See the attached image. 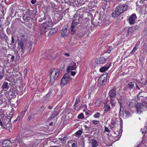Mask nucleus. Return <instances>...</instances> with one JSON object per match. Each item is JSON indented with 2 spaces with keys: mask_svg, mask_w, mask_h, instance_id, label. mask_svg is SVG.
I'll return each instance as SVG.
<instances>
[{
  "mask_svg": "<svg viewBox=\"0 0 147 147\" xmlns=\"http://www.w3.org/2000/svg\"><path fill=\"white\" fill-rule=\"evenodd\" d=\"M137 101L134 99L130 100L127 102V105L129 108L136 107Z\"/></svg>",
  "mask_w": 147,
  "mask_h": 147,
  "instance_id": "nucleus-9",
  "label": "nucleus"
},
{
  "mask_svg": "<svg viewBox=\"0 0 147 147\" xmlns=\"http://www.w3.org/2000/svg\"><path fill=\"white\" fill-rule=\"evenodd\" d=\"M100 115V113L98 112H97L94 115V116L95 118H98L99 117Z\"/></svg>",
  "mask_w": 147,
  "mask_h": 147,
  "instance_id": "nucleus-41",
  "label": "nucleus"
},
{
  "mask_svg": "<svg viewBox=\"0 0 147 147\" xmlns=\"http://www.w3.org/2000/svg\"><path fill=\"white\" fill-rule=\"evenodd\" d=\"M107 77L106 74L101 75L98 78V82L103 86L106 82Z\"/></svg>",
  "mask_w": 147,
  "mask_h": 147,
  "instance_id": "nucleus-5",
  "label": "nucleus"
},
{
  "mask_svg": "<svg viewBox=\"0 0 147 147\" xmlns=\"http://www.w3.org/2000/svg\"><path fill=\"white\" fill-rule=\"evenodd\" d=\"M119 97H117L116 99L117 100H118V103H119V104L120 107V109L121 110V105L122 103V102L121 101L122 97L120 95H119Z\"/></svg>",
  "mask_w": 147,
  "mask_h": 147,
  "instance_id": "nucleus-27",
  "label": "nucleus"
},
{
  "mask_svg": "<svg viewBox=\"0 0 147 147\" xmlns=\"http://www.w3.org/2000/svg\"><path fill=\"white\" fill-rule=\"evenodd\" d=\"M31 116L30 115L28 116L27 120L28 121H30L31 119Z\"/></svg>",
  "mask_w": 147,
  "mask_h": 147,
  "instance_id": "nucleus-61",
  "label": "nucleus"
},
{
  "mask_svg": "<svg viewBox=\"0 0 147 147\" xmlns=\"http://www.w3.org/2000/svg\"><path fill=\"white\" fill-rule=\"evenodd\" d=\"M143 105V107H144L146 108H147V102L146 101H143L142 102V104Z\"/></svg>",
  "mask_w": 147,
  "mask_h": 147,
  "instance_id": "nucleus-44",
  "label": "nucleus"
},
{
  "mask_svg": "<svg viewBox=\"0 0 147 147\" xmlns=\"http://www.w3.org/2000/svg\"><path fill=\"white\" fill-rule=\"evenodd\" d=\"M80 101V99L79 97H77L76 98V102L75 103V104L74 105H75L77 104H78Z\"/></svg>",
  "mask_w": 147,
  "mask_h": 147,
  "instance_id": "nucleus-43",
  "label": "nucleus"
},
{
  "mask_svg": "<svg viewBox=\"0 0 147 147\" xmlns=\"http://www.w3.org/2000/svg\"><path fill=\"white\" fill-rule=\"evenodd\" d=\"M101 17L100 16V18H98V20H96V21L95 23L96 24L101 25V24L102 22V21H101Z\"/></svg>",
  "mask_w": 147,
  "mask_h": 147,
  "instance_id": "nucleus-32",
  "label": "nucleus"
},
{
  "mask_svg": "<svg viewBox=\"0 0 147 147\" xmlns=\"http://www.w3.org/2000/svg\"><path fill=\"white\" fill-rule=\"evenodd\" d=\"M137 98L138 100H140V99L142 100L144 98V97H143V96H140L139 94H138L137 95Z\"/></svg>",
  "mask_w": 147,
  "mask_h": 147,
  "instance_id": "nucleus-48",
  "label": "nucleus"
},
{
  "mask_svg": "<svg viewBox=\"0 0 147 147\" xmlns=\"http://www.w3.org/2000/svg\"><path fill=\"white\" fill-rule=\"evenodd\" d=\"M109 24V22L107 18V19L105 20V21L103 22V25L104 26H108Z\"/></svg>",
  "mask_w": 147,
  "mask_h": 147,
  "instance_id": "nucleus-38",
  "label": "nucleus"
},
{
  "mask_svg": "<svg viewBox=\"0 0 147 147\" xmlns=\"http://www.w3.org/2000/svg\"><path fill=\"white\" fill-rule=\"evenodd\" d=\"M58 114L57 110L55 109L53 113H52L51 116L48 119L49 120H51V119L55 117Z\"/></svg>",
  "mask_w": 147,
  "mask_h": 147,
  "instance_id": "nucleus-17",
  "label": "nucleus"
},
{
  "mask_svg": "<svg viewBox=\"0 0 147 147\" xmlns=\"http://www.w3.org/2000/svg\"><path fill=\"white\" fill-rule=\"evenodd\" d=\"M137 49L138 47L135 46L133 50L131 51V53H134L135 52V51L137 50Z\"/></svg>",
  "mask_w": 147,
  "mask_h": 147,
  "instance_id": "nucleus-46",
  "label": "nucleus"
},
{
  "mask_svg": "<svg viewBox=\"0 0 147 147\" xmlns=\"http://www.w3.org/2000/svg\"><path fill=\"white\" fill-rule=\"evenodd\" d=\"M105 131H107V132H109V130L108 128L107 127H105Z\"/></svg>",
  "mask_w": 147,
  "mask_h": 147,
  "instance_id": "nucleus-54",
  "label": "nucleus"
},
{
  "mask_svg": "<svg viewBox=\"0 0 147 147\" xmlns=\"http://www.w3.org/2000/svg\"><path fill=\"white\" fill-rule=\"evenodd\" d=\"M141 131L142 134H145L147 132V127H145L144 126V128H142L141 129Z\"/></svg>",
  "mask_w": 147,
  "mask_h": 147,
  "instance_id": "nucleus-35",
  "label": "nucleus"
},
{
  "mask_svg": "<svg viewBox=\"0 0 147 147\" xmlns=\"http://www.w3.org/2000/svg\"><path fill=\"white\" fill-rule=\"evenodd\" d=\"M138 27L137 26H134L131 27L129 28L127 31V36H128L129 34H131L134 32L137 29Z\"/></svg>",
  "mask_w": 147,
  "mask_h": 147,
  "instance_id": "nucleus-14",
  "label": "nucleus"
},
{
  "mask_svg": "<svg viewBox=\"0 0 147 147\" xmlns=\"http://www.w3.org/2000/svg\"><path fill=\"white\" fill-rule=\"evenodd\" d=\"M55 20H56V21L55 22V23H57L59 22L60 20L62 19V17L61 16L59 15L58 16H57L55 17Z\"/></svg>",
  "mask_w": 147,
  "mask_h": 147,
  "instance_id": "nucleus-30",
  "label": "nucleus"
},
{
  "mask_svg": "<svg viewBox=\"0 0 147 147\" xmlns=\"http://www.w3.org/2000/svg\"><path fill=\"white\" fill-rule=\"evenodd\" d=\"M104 110L105 111H109L110 109V107L109 105L104 104Z\"/></svg>",
  "mask_w": 147,
  "mask_h": 147,
  "instance_id": "nucleus-31",
  "label": "nucleus"
},
{
  "mask_svg": "<svg viewBox=\"0 0 147 147\" xmlns=\"http://www.w3.org/2000/svg\"><path fill=\"white\" fill-rule=\"evenodd\" d=\"M119 127L118 125H114L113 127H112V129L114 135L115 136L118 137L119 138L120 137L122 133L120 132L119 128Z\"/></svg>",
  "mask_w": 147,
  "mask_h": 147,
  "instance_id": "nucleus-4",
  "label": "nucleus"
},
{
  "mask_svg": "<svg viewBox=\"0 0 147 147\" xmlns=\"http://www.w3.org/2000/svg\"><path fill=\"white\" fill-rule=\"evenodd\" d=\"M108 18H107V16H106V15H105V16H102V20H103V21H102V22H105V20H106Z\"/></svg>",
  "mask_w": 147,
  "mask_h": 147,
  "instance_id": "nucleus-47",
  "label": "nucleus"
},
{
  "mask_svg": "<svg viewBox=\"0 0 147 147\" xmlns=\"http://www.w3.org/2000/svg\"><path fill=\"white\" fill-rule=\"evenodd\" d=\"M76 63L75 62H72L70 64L69 66L67 68V71L70 72L72 70H75L77 68Z\"/></svg>",
  "mask_w": 147,
  "mask_h": 147,
  "instance_id": "nucleus-8",
  "label": "nucleus"
},
{
  "mask_svg": "<svg viewBox=\"0 0 147 147\" xmlns=\"http://www.w3.org/2000/svg\"><path fill=\"white\" fill-rule=\"evenodd\" d=\"M92 147H96L98 145L97 140L95 139H93L91 141Z\"/></svg>",
  "mask_w": 147,
  "mask_h": 147,
  "instance_id": "nucleus-18",
  "label": "nucleus"
},
{
  "mask_svg": "<svg viewBox=\"0 0 147 147\" xmlns=\"http://www.w3.org/2000/svg\"><path fill=\"white\" fill-rule=\"evenodd\" d=\"M18 46L20 47L24 51L25 49V48L24 47V42L22 40H19L18 42Z\"/></svg>",
  "mask_w": 147,
  "mask_h": 147,
  "instance_id": "nucleus-22",
  "label": "nucleus"
},
{
  "mask_svg": "<svg viewBox=\"0 0 147 147\" xmlns=\"http://www.w3.org/2000/svg\"><path fill=\"white\" fill-rule=\"evenodd\" d=\"M137 17L135 14L133 13L131 15L128 19V22L130 24H133L135 22Z\"/></svg>",
  "mask_w": 147,
  "mask_h": 147,
  "instance_id": "nucleus-11",
  "label": "nucleus"
},
{
  "mask_svg": "<svg viewBox=\"0 0 147 147\" xmlns=\"http://www.w3.org/2000/svg\"><path fill=\"white\" fill-rule=\"evenodd\" d=\"M52 26V25L49 23V22H47L43 24L42 26L40 27L39 29L40 34H42L45 33L47 31V28Z\"/></svg>",
  "mask_w": 147,
  "mask_h": 147,
  "instance_id": "nucleus-3",
  "label": "nucleus"
},
{
  "mask_svg": "<svg viewBox=\"0 0 147 147\" xmlns=\"http://www.w3.org/2000/svg\"><path fill=\"white\" fill-rule=\"evenodd\" d=\"M76 72L75 71H72L70 72V74L72 76H74L76 74Z\"/></svg>",
  "mask_w": 147,
  "mask_h": 147,
  "instance_id": "nucleus-50",
  "label": "nucleus"
},
{
  "mask_svg": "<svg viewBox=\"0 0 147 147\" xmlns=\"http://www.w3.org/2000/svg\"><path fill=\"white\" fill-rule=\"evenodd\" d=\"M58 30L57 28H54L51 29L48 33V35L50 36L56 33Z\"/></svg>",
  "mask_w": 147,
  "mask_h": 147,
  "instance_id": "nucleus-20",
  "label": "nucleus"
},
{
  "mask_svg": "<svg viewBox=\"0 0 147 147\" xmlns=\"http://www.w3.org/2000/svg\"><path fill=\"white\" fill-rule=\"evenodd\" d=\"M4 69L2 67H0V80L4 76Z\"/></svg>",
  "mask_w": 147,
  "mask_h": 147,
  "instance_id": "nucleus-24",
  "label": "nucleus"
},
{
  "mask_svg": "<svg viewBox=\"0 0 147 147\" xmlns=\"http://www.w3.org/2000/svg\"><path fill=\"white\" fill-rule=\"evenodd\" d=\"M147 82V81H146L145 83H142L140 82H138V83L139 84V85L141 87H144L146 85Z\"/></svg>",
  "mask_w": 147,
  "mask_h": 147,
  "instance_id": "nucleus-34",
  "label": "nucleus"
},
{
  "mask_svg": "<svg viewBox=\"0 0 147 147\" xmlns=\"http://www.w3.org/2000/svg\"><path fill=\"white\" fill-rule=\"evenodd\" d=\"M53 122H51L49 123V125L52 126L53 125Z\"/></svg>",
  "mask_w": 147,
  "mask_h": 147,
  "instance_id": "nucleus-64",
  "label": "nucleus"
},
{
  "mask_svg": "<svg viewBox=\"0 0 147 147\" xmlns=\"http://www.w3.org/2000/svg\"><path fill=\"white\" fill-rule=\"evenodd\" d=\"M45 108V106L44 105H42L40 107V109L42 110H44Z\"/></svg>",
  "mask_w": 147,
  "mask_h": 147,
  "instance_id": "nucleus-57",
  "label": "nucleus"
},
{
  "mask_svg": "<svg viewBox=\"0 0 147 147\" xmlns=\"http://www.w3.org/2000/svg\"><path fill=\"white\" fill-rule=\"evenodd\" d=\"M116 88L111 89L109 92L108 95L110 98H114L115 97L116 94Z\"/></svg>",
  "mask_w": 147,
  "mask_h": 147,
  "instance_id": "nucleus-10",
  "label": "nucleus"
},
{
  "mask_svg": "<svg viewBox=\"0 0 147 147\" xmlns=\"http://www.w3.org/2000/svg\"><path fill=\"white\" fill-rule=\"evenodd\" d=\"M69 31L66 27H64L61 31V36L63 37H65L69 34Z\"/></svg>",
  "mask_w": 147,
  "mask_h": 147,
  "instance_id": "nucleus-7",
  "label": "nucleus"
},
{
  "mask_svg": "<svg viewBox=\"0 0 147 147\" xmlns=\"http://www.w3.org/2000/svg\"><path fill=\"white\" fill-rule=\"evenodd\" d=\"M36 0H32L31 2L32 4H34L36 2Z\"/></svg>",
  "mask_w": 147,
  "mask_h": 147,
  "instance_id": "nucleus-55",
  "label": "nucleus"
},
{
  "mask_svg": "<svg viewBox=\"0 0 147 147\" xmlns=\"http://www.w3.org/2000/svg\"><path fill=\"white\" fill-rule=\"evenodd\" d=\"M128 7V5L125 4H122L118 5L115 11L112 13V14L113 17L115 18L118 16L126 11Z\"/></svg>",
  "mask_w": 147,
  "mask_h": 147,
  "instance_id": "nucleus-1",
  "label": "nucleus"
},
{
  "mask_svg": "<svg viewBox=\"0 0 147 147\" xmlns=\"http://www.w3.org/2000/svg\"><path fill=\"white\" fill-rule=\"evenodd\" d=\"M106 61V59L103 57L97 58L95 60L96 63L97 64H101L104 63Z\"/></svg>",
  "mask_w": 147,
  "mask_h": 147,
  "instance_id": "nucleus-16",
  "label": "nucleus"
},
{
  "mask_svg": "<svg viewBox=\"0 0 147 147\" xmlns=\"http://www.w3.org/2000/svg\"><path fill=\"white\" fill-rule=\"evenodd\" d=\"M15 57L13 55H12L11 58V59L13 61L14 60V59Z\"/></svg>",
  "mask_w": 147,
  "mask_h": 147,
  "instance_id": "nucleus-63",
  "label": "nucleus"
},
{
  "mask_svg": "<svg viewBox=\"0 0 147 147\" xmlns=\"http://www.w3.org/2000/svg\"><path fill=\"white\" fill-rule=\"evenodd\" d=\"M68 139L67 137H64L62 138L61 139L63 140L64 141H66L67 140V139Z\"/></svg>",
  "mask_w": 147,
  "mask_h": 147,
  "instance_id": "nucleus-53",
  "label": "nucleus"
},
{
  "mask_svg": "<svg viewBox=\"0 0 147 147\" xmlns=\"http://www.w3.org/2000/svg\"><path fill=\"white\" fill-rule=\"evenodd\" d=\"M83 133V131L82 130L80 129L77 131L76 134V135L78 136H80L82 135Z\"/></svg>",
  "mask_w": 147,
  "mask_h": 147,
  "instance_id": "nucleus-36",
  "label": "nucleus"
},
{
  "mask_svg": "<svg viewBox=\"0 0 147 147\" xmlns=\"http://www.w3.org/2000/svg\"><path fill=\"white\" fill-rule=\"evenodd\" d=\"M135 83L134 82H130L128 84V87L130 89H132L134 87L135 84Z\"/></svg>",
  "mask_w": 147,
  "mask_h": 147,
  "instance_id": "nucleus-26",
  "label": "nucleus"
},
{
  "mask_svg": "<svg viewBox=\"0 0 147 147\" xmlns=\"http://www.w3.org/2000/svg\"><path fill=\"white\" fill-rule=\"evenodd\" d=\"M11 39H12V41H11V44H10V45H11L12 44H13L15 40L14 39V38L13 37V36L11 37Z\"/></svg>",
  "mask_w": 147,
  "mask_h": 147,
  "instance_id": "nucleus-52",
  "label": "nucleus"
},
{
  "mask_svg": "<svg viewBox=\"0 0 147 147\" xmlns=\"http://www.w3.org/2000/svg\"><path fill=\"white\" fill-rule=\"evenodd\" d=\"M76 144L75 143H73L71 146L73 147H75L76 146Z\"/></svg>",
  "mask_w": 147,
  "mask_h": 147,
  "instance_id": "nucleus-62",
  "label": "nucleus"
},
{
  "mask_svg": "<svg viewBox=\"0 0 147 147\" xmlns=\"http://www.w3.org/2000/svg\"><path fill=\"white\" fill-rule=\"evenodd\" d=\"M2 145L4 147H10L12 146V144L9 140H5L2 142Z\"/></svg>",
  "mask_w": 147,
  "mask_h": 147,
  "instance_id": "nucleus-13",
  "label": "nucleus"
},
{
  "mask_svg": "<svg viewBox=\"0 0 147 147\" xmlns=\"http://www.w3.org/2000/svg\"><path fill=\"white\" fill-rule=\"evenodd\" d=\"M84 118V115L82 113H81L80 114H79L78 116V119H83Z\"/></svg>",
  "mask_w": 147,
  "mask_h": 147,
  "instance_id": "nucleus-39",
  "label": "nucleus"
},
{
  "mask_svg": "<svg viewBox=\"0 0 147 147\" xmlns=\"http://www.w3.org/2000/svg\"><path fill=\"white\" fill-rule=\"evenodd\" d=\"M102 99L101 98H100L98 99L95 102V105L97 107H99L100 106V104L102 103Z\"/></svg>",
  "mask_w": 147,
  "mask_h": 147,
  "instance_id": "nucleus-23",
  "label": "nucleus"
},
{
  "mask_svg": "<svg viewBox=\"0 0 147 147\" xmlns=\"http://www.w3.org/2000/svg\"><path fill=\"white\" fill-rule=\"evenodd\" d=\"M92 123L93 124H97L99 123V121H98L93 120L92 121Z\"/></svg>",
  "mask_w": 147,
  "mask_h": 147,
  "instance_id": "nucleus-45",
  "label": "nucleus"
},
{
  "mask_svg": "<svg viewBox=\"0 0 147 147\" xmlns=\"http://www.w3.org/2000/svg\"><path fill=\"white\" fill-rule=\"evenodd\" d=\"M69 82L63 77L61 79L60 84L61 86H63Z\"/></svg>",
  "mask_w": 147,
  "mask_h": 147,
  "instance_id": "nucleus-19",
  "label": "nucleus"
},
{
  "mask_svg": "<svg viewBox=\"0 0 147 147\" xmlns=\"http://www.w3.org/2000/svg\"><path fill=\"white\" fill-rule=\"evenodd\" d=\"M123 116H126L127 117H129L131 115V114L128 111H124L123 113Z\"/></svg>",
  "mask_w": 147,
  "mask_h": 147,
  "instance_id": "nucleus-33",
  "label": "nucleus"
},
{
  "mask_svg": "<svg viewBox=\"0 0 147 147\" xmlns=\"http://www.w3.org/2000/svg\"><path fill=\"white\" fill-rule=\"evenodd\" d=\"M77 2L79 5H82L84 4L83 0H77Z\"/></svg>",
  "mask_w": 147,
  "mask_h": 147,
  "instance_id": "nucleus-40",
  "label": "nucleus"
},
{
  "mask_svg": "<svg viewBox=\"0 0 147 147\" xmlns=\"http://www.w3.org/2000/svg\"><path fill=\"white\" fill-rule=\"evenodd\" d=\"M64 55L67 57H69L70 56V54L69 53H65Z\"/></svg>",
  "mask_w": 147,
  "mask_h": 147,
  "instance_id": "nucleus-60",
  "label": "nucleus"
},
{
  "mask_svg": "<svg viewBox=\"0 0 147 147\" xmlns=\"http://www.w3.org/2000/svg\"><path fill=\"white\" fill-rule=\"evenodd\" d=\"M60 70L59 69H53L51 71L50 75V84H53L57 78L59 74Z\"/></svg>",
  "mask_w": 147,
  "mask_h": 147,
  "instance_id": "nucleus-2",
  "label": "nucleus"
},
{
  "mask_svg": "<svg viewBox=\"0 0 147 147\" xmlns=\"http://www.w3.org/2000/svg\"><path fill=\"white\" fill-rule=\"evenodd\" d=\"M9 87L8 83L6 82H4L1 88L3 89H8L9 88Z\"/></svg>",
  "mask_w": 147,
  "mask_h": 147,
  "instance_id": "nucleus-25",
  "label": "nucleus"
},
{
  "mask_svg": "<svg viewBox=\"0 0 147 147\" xmlns=\"http://www.w3.org/2000/svg\"><path fill=\"white\" fill-rule=\"evenodd\" d=\"M110 103L112 107H114L116 103V101L114 98H110Z\"/></svg>",
  "mask_w": 147,
  "mask_h": 147,
  "instance_id": "nucleus-21",
  "label": "nucleus"
},
{
  "mask_svg": "<svg viewBox=\"0 0 147 147\" xmlns=\"http://www.w3.org/2000/svg\"><path fill=\"white\" fill-rule=\"evenodd\" d=\"M78 22L76 21V20H74L72 22L71 26L70 29V33L71 34H74L76 32L75 27L78 24Z\"/></svg>",
  "mask_w": 147,
  "mask_h": 147,
  "instance_id": "nucleus-6",
  "label": "nucleus"
},
{
  "mask_svg": "<svg viewBox=\"0 0 147 147\" xmlns=\"http://www.w3.org/2000/svg\"><path fill=\"white\" fill-rule=\"evenodd\" d=\"M111 64L109 63L107 64L105 66L102 67L99 69L100 72H103L108 69L111 66Z\"/></svg>",
  "mask_w": 147,
  "mask_h": 147,
  "instance_id": "nucleus-15",
  "label": "nucleus"
},
{
  "mask_svg": "<svg viewBox=\"0 0 147 147\" xmlns=\"http://www.w3.org/2000/svg\"><path fill=\"white\" fill-rule=\"evenodd\" d=\"M84 127L85 128V129L86 130H89V128L87 125H85L84 126Z\"/></svg>",
  "mask_w": 147,
  "mask_h": 147,
  "instance_id": "nucleus-58",
  "label": "nucleus"
},
{
  "mask_svg": "<svg viewBox=\"0 0 147 147\" xmlns=\"http://www.w3.org/2000/svg\"><path fill=\"white\" fill-rule=\"evenodd\" d=\"M136 108L137 113L140 114H141L144 110L143 105L141 103H137L136 105Z\"/></svg>",
  "mask_w": 147,
  "mask_h": 147,
  "instance_id": "nucleus-12",
  "label": "nucleus"
},
{
  "mask_svg": "<svg viewBox=\"0 0 147 147\" xmlns=\"http://www.w3.org/2000/svg\"><path fill=\"white\" fill-rule=\"evenodd\" d=\"M140 45V42H137L135 45V46L138 47V46Z\"/></svg>",
  "mask_w": 147,
  "mask_h": 147,
  "instance_id": "nucleus-59",
  "label": "nucleus"
},
{
  "mask_svg": "<svg viewBox=\"0 0 147 147\" xmlns=\"http://www.w3.org/2000/svg\"><path fill=\"white\" fill-rule=\"evenodd\" d=\"M63 77L65 78L66 80H67L68 82H69L71 79L70 75L68 73L65 74L64 75Z\"/></svg>",
  "mask_w": 147,
  "mask_h": 147,
  "instance_id": "nucleus-28",
  "label": "nucleus"
},
{
  "mask_svg": "<svg viewBox=\"0 0 147 147\" xmlns=\"http://www.w3.org/2000/svg\"><path fill=\"white\" fill-rule=\"evenodd\" d=\"M27 107H25L24 110L21 112V114L20 115H22V117L25 114L26 111L27 110Z\"/></svg>",
  "mask_w": 147,
  "mask_h": 147,
  "instance_id": "nucleus-37",
  "label": "nucleus"
},
{
  "mask_svg": "<svg viewBox=\"0 0 147 147\" xmlns=\"http://www.w3.org/2000/svg\"><path fill=\"white\" fill-rule=\"evenodd\" d=\"M3 129H7V126L4 124H3L1 126Z\"/></svg>",
  "mask_w": 147,
  "mask_h": 147,
  "instance_id": "nucleus-56",
  "label": "nucleus"
},
{
  "mask_svg": "<svg viewBox=\"0 0 147 147\" xmlns=\"http://www.w3.org/2000/svg\"><path fill=\"white\" fill-rule=\"evenodd\" d=\"M22 115H19L17 117V119L15 120L16 121H17L20 120L22 118Z\"/></svg>",
  "mask_w": 147,
  "mask_h": 147,
  "instance_id": "nucleus-42",
  "label": "nucleus"
},
{
  "mask_svg": "<svg viewBox=\"0 0 147 147\" xmlns=\"http://www.w3.org/2000/svg\"><path fill=\"white\" fill-rule=\"evenodd\" d=\"M15 142L16 143H18V142H19L20 141V140L19 139H18V138H16L15 139Z\"/></svg>",
  "mask_w": 147,
  "mask_h": 147,
  "instance_id": "nucleus-51",
  "label": "nucleus"
},
{
  "mask_svg": "<svg viewBox=\"0 0 147 147\" xmlns=\"http://www.w3.org/2000/svg\"><path fill=\"white\" fill-rule=\"evenodd\" d=\"M33 42L30 41V42H29V45L28 47V52H30L32 48V45H33Z\"/></svg>",
  "mask_w": 147,
  "mask_h": 147,
  "instance_id": "nucleus-29",
  "label": "nucleus"
},
{
  "mask_svg": "<svg viewBox=\"0 0 147 147\" xmlns=\"http://www.w3.org/2000/svg\"><path fill=\"white\" fill-rule=\"evenodd\" d=\"M92 136L89 135H87L86 136V138H88V140H90V139L92 138Z\"/></svg>",
  "mask_w": 147,
  "mask_h": 147,
  "instance_id": "nucleus-49",
  "label": "nucleus"
}]
</instances>
